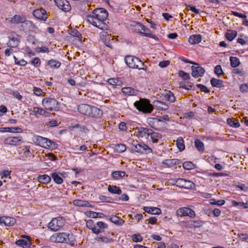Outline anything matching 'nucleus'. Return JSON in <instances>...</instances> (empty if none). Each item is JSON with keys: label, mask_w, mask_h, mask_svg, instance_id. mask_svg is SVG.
I'll list each match as a JSON object with an SVG mask.
<instances>
[{"label": "nucleus", "mask_w": 248, "mask_h": 248, "mask_svg": "<svg viewBox=\"0 0 248 248\" xmlns=\"http://www.w3.org/2000/svg\"><path fill=\"white\" fill-rule=\"evenodd\" d=\"M108 16V13L104 8H97L93 12L92 15L87 16L88 21L95 27L102 30H107L108 26L104 22Z\"/></svg>", "instance_id": "1"}, {"label": "nucleus", "mask_w": 248, "mask_h": 248, "mask_svg": "<svg viewBox=\"0 0 248 248\" xmlns=\"http://www.w3.org/2000/svg\"><path fill=\"white\" fill-rule=\"evenodd\" d=\"M53 243H66L71 246H74L76 242L75 236L72 233L58 232L51 235L49 239Z\"/></svg>", "instance_id": "2"}, {"label": "nucleus", "mask_w": 248, "mask_h": 248, "mask_svg": "<svg viewBox=\"0 0 248 248\" xmlns=\"http://www.w3.org/2000/svg\"><path fill=\"white\" fill-rule=\"evenodd\" d=\"M78 112L82 114L91 118H100L102 117L103 112L99 108L88 104H81L78 106Z\"/></svg>", "instance_id": "3"}, {"label": "nucleus", "mask_w": 248, "mask_h": 248, "mask_svg": "<svg viewBox=\"0 0 248 248\" xmlns=\"http://www.w3.org/2000/svg\"><path fill=\"white\" fill-rule=\"evenodd\" d=\"M134 105L139 111L145 113H151L154 108L153 106L147 99H140V100L136 101Z\"/></svg>", "instance_id": "4"}, {"label": "nucleus", "mask_w": 248, "mask_h": 248, "mask_svg": "<svg viewBox=\"0 0 248 248\" xmlns=\"http://www.w3.org/2000/svg\"><path fill=\"white\" fill-rule=\"evenodd\" d=\"M42 105L44 108L49 111H58L59 110V103L53 98H45L42 100Z\"/></svg>", "instance_id": "5"}, {"label": "nucleus", "mask_w": 248, "mask_h": 248, "mask_svg": "<svg viewBox=\"0 0 248 248\" xmlns=\"http://www.w3.org/2000/svg\"><path fill=\"white\" fill-rule=\"evenodd\" d=\"M64 225V220L62 217H57L53 218L48 224L47 227L53 231H57L60 230Z\"/></svg>", "instance_id": "6"}, {"label": "nucleus", "mask_w": 248, "mask_h": 248, "mask_svg": "<svg viewBox=\"0 0 248 248\" xmlns=\"http://www.w3.org/2000/svg\"><path fill=\"white\" fill-rule=\"evenodd\" d=\"M171 181L173 184L177 186L186 189H191L194 186V184L192 182L185 179H174Z\"/></svg>", "instance_id": "7"}, {"label": "nucleus", "mask_w": 248, "mask_h": 248, "mask_svg": "<svg viewBox=\"0 0 248 248\" xmlns=\"http://www.w3.org/2000/svg\"><path fill=\"white\" fill-rule=\"evenodd\" d=\"M124 61L127 65L131 68L136 69L138 67V64H141V61L137 57L133 56H126Z\"/></svg>", "instance_id": "8"}, {"label": "nucleus", "mask_w": 248, "mask_h": 248, "mask_svg": "<svg viewBox=\"0 0 248 248\" xmlns=\"http://www.w3.org/2000/svg\"><path fill=\"white\" fill-rule=\"evenodd\" d=\"M36 142L39 146L45 148L46 147L54 148L55 145V143L54 142L41 136L37 137Z\"/></svg>", "instance_id": "9"}, {"label": "nucleus", "mask_w": 248, "mask_h": 248, "mask_svg": "<svg viewBox=\"0 0 248 248\" xmlns=\"http://www.w3.org/2000/svg\"><path fill=\"white\" fill-rule=\"evenodd\" d=\"M147 123L152 128L157 129L160 126H164L166 123L163 120L154 117H150L147 119Z\"/></svg>", "instance_id": "10"}, {"label": "nucleus", "mask_w": 248, "mask_h": 248, "mask_svg": "<svg viewBox=\"0 0 248 248\" xmlns=\"http://www.w3.org/2000/svg\"><path fill=\"white\" fill-rule=\"evenodd\" d=\"M177 214L178 216H188L191 218H193L195 217L194 211L188 207H183L182 208H180L177 211Z\"/></svg>", "instance_id": "11"}, {"label": "nucleus", "mask_w": 248, "mask_h": 248, "mask_svg": "<svg viewBox=\"0 0 248 248\" xmlns=\"http://www.w3.org/2000/svg\"><path fill=\"white\" fill-rule=\"evenodd\" d=\"M194 64L196 65V66H191V75L195 78H198L199 77H202L205 73L204 69L202 67L200 66L199 64L197 63H194Z\"/></svg>", "instance_id": "12"}, {"label": "nucleus", "mask_w": 248, "mask_h": 248, "mask_svg": "<svg viewBox=\"0 0 248 248\" xmlns=\"http://www.w3.org/2000/svg\"><path fill=\"white\" fill-rule=\"evenodd\" d=\"M22 139V137L20 136L9 137L4 140V143L12 146L19 145L21 143Z\"/></svg>", "instance_id": "13"}, {"label": "nucleus", "mask_w": 248, "mask_h": 248, "mask_svg": "<svg viewBox=\"0 0 248 248\" xmlns=\"http://www.w3.org/2000/svg\"><path fill=\"white\" fill-rule=\"evenodd\" d=\"M32 14L35 17L43 21H46L47 18L46 12L43 8L34 10L32 12Z\"/></svg>", "instance_id": "14"}, {"label": "nucleus", "mask_w": 248, "mask_h": 248, "mask_svg": "<svg viewBox=\"0 0 248 248\" xmlns=\"http://www.w3.org/2000/svg\"><path fill=\"white\" fill-rule=\"evenodd\" d=\"M57 7L64 12H68L71 9L69 2L67 0H54Z\"/></svg>", "instance_id": "15"}, {"label": "nucleus", "mask_w": 248, "mask_h": 248, "mask_svg": "<svg viewBox=\"0 0 248 248\" xmlns=\"http://www.w3.org/2000/svg\"><path fill=\"white\" fill-rule=\"evenodd\" d=\"M17 151L23 159L31 156V153L29 146L20 147L18 148Z\"/></svg>", "instance_id": "16"}, {"label": "nucleus", "mask_w": 248, "mask_h": 248, "mask_svg": "<svg viewBox=\"0 0 248 248\" xmlns=\"http://www.w3.org/2000/svg\"><path fill=\"white\" fill-rule=\"evenodd\" d=\"M35 26L33 23L30 20L25 18V21L22 23L20 26V31H31L34 29Z\"/></svg>", "instance_id": "17"}, {"label": "nucleus", "mask_w": 248, "mask_h": 248, "mask_svg": "<svg viewBox=\"0 0 248 248\" xmlns=\"http://www.w3.org/2000/svg\"><path fill=\"white\" fill-rule=\"evenodd\" d=\"M106 33L104 32L102 34V39L107 46L112 48V43L114 42V39L110 35L106 34Z\"/></svg>", "instance_id": "18"}, {"label": "nucleus", "mask_w": 248, "mask_h": 248, "mask_svg": "<svg viewBox=\"0 0 248 248\" xmlns=\"http://www.w3.org/2000/svg\"><path fill=\"white\" fill-rule=\"evenodd\" d=\"M22 238H26L27 239H19L16 241L15 244L22 248H25L29 247L31 245L29 240V237L26 235H22Z\"/></svg>", "instance_id": "19"}, {"label": "nucleus", "mask_w": 248, "mask_h": 248, "mask_svg": "<svg viewBox=\"0 0 248 248\" xmlns=\"http://www.w3.org/2000/svg\"><path fill=\"white\" fill-rule=\"evenodd\" d=\"M131 30L133 31L141 34L143 28H144V25L140 22L132 21L131 23Z\"/></svg>", "instance_id": "20"}, {"label": "nucleus", "mask_w": 248, "mask_h": 248, "mask_svg": "<svg viewBox=\"0 0 248 248\" xmlns=\"http://www.w3.org/2000/svg\"><path fill=\"white\" fill-rule=\"evenodd\" d=\"M46 110V109H45V108L43 109L42 108L35 107L33 108L32 112L33 113V114L36 117H38L37 114H39L46 117H49L50 113L47 112Z\"/></svg>", "instance_id": "21"}, {"label": "nucleus", "mask_w": 248, "mask_h": 248, "mask_svg": "<svg viewBox=\"0 0 248 248\" xmlns=\"http://www.w3.org/2000/svg\"><path fill=\"white\" fill-rule=\"evenodd\" d=\"M26 17L23 15H15L11 18L9 22L11 24H17L22 23L25 21Z\"/></svg>", "instance_id": "22"}, {"label": "nucleus", "mask_w": 248, "mask_h": 248, "mask_svg": "<svg viewBox=\"0 0 248 248\" xmlns=\"http://www.w3.org/2000/svg\"><path fill=\"white\" fill-rule=\"evenodd\" d=\"M155 107L157 110H167L169 108L168 105L160 101H155L153 102V107Z\"/></svg>", "instance_id": "23"}, {"label": "nucleus", "mask_w": 248, "mask_h": 248, "mask_svg": "<svg viewBox=\"0 0 248 248\" xmlns=\"http://www.w3.org/2000/svg\"><path fill=\"white\" fill-rule=\"evenodd\" d=\"M121 91L124 94L129 96L136 95L138 92L137 90L130 87H123L122 88Z\"/></svg>", "instance_id": "24"}, {"label": "nucleus", "mask_w": 248, "mask_h": 248, "mask_svg": "<svg viewBox=\"0 0 248 248\" xmlns=\"http://www.w3.org/2000/svg\"><path fill=\"white\" fill-rule=\"evenodd\" d=\"M139 151L140 154H149L153 152V150L147 145L140 142L139 143Z\"/></svg>", "instance_id": "25"}, {"label": "nucleus", "mask_w": 248, "mask_h": 248, "mask_svg": "<svg viewBox=\"0 0 248 248\" xmlns=\"http://www.w3.org/2000/svg\"><path fill=\"white\" fill-rule=\"evenodd\" d=\"M143 210L147 213L152 215H159L161 213V210L160 208L155 207L146 206L143 208Z\"/></svg>", "instance_id": "26"}, {"label": "nucleus", "mask_w": 248, "mask_h": 248, "mask_svg": "<svg viewBox=\"0 0 248 248\" xmlns=\"http://www.w3.org/2000/svg\"><path fill=\"white\" fill-rule=\"evenodd\" d=\"M202 41L201 34H194L190 36L188 39L189 43L191 45L198 44Z\"/></svg>", "instance_id": "27"}, {"label": "nucleus", "mask_w": 248, "mask_h": 248, "mask_svg": "<svg viewBox=\"0 0 248 248\" xmlns=\"http://www.w3.org/2000/svg\"><path fill=\"white\" fill-rule=\"evenodd\" d=\"M86 227L88 229L91 230L93 233L95 234H98L99 233H100V231H99L98 230H97V228L95 227L93 221L91 219H89L87 221Z\"/></svg>", "instance_id": "28"}, {"label": "nucleus", "mask_w": 248, "mask_h": 248, "mask_svg": "<svg viewBox=\"0 0 248 248\" xmlns=\"http://www.w3.org/2000/svg\"><path fill=\"white\" fill-rule=\"evenodd\" d=\"M9 38L10 40L7 43L8 46L14 48L18 46L20 42L19 40L17 38V37L15 36L12 37H9Z\"/></svg>", "instance_id": "29"}, {"label": "nucleus", "mask_w": 248, "mask_h": 248, "mask_svg": "<svg viewBox=\"0 0 248 248\" xmlns=\"http://www.w3.org/2000/svg\"><path fill=\"white\" fill-rule=\"evenodd\" d=\"M141 32L142 33L141 34L144 36L153 38L155 40H158V38L155 35L152 34L150 30L148 28H146L145 26L144 28H143V30Z\"/></svg>", "instance_id": "30"}, {"label": "nucleus", "mask_w": 248, "mask_h": 248, "mask_svg": "<svg viewBox=\"0 0 248 248\" xmlns=\"http://www.w3.org/2000/svg\"><path fill=\"white\" fill-rule=\"evenodd\" d=\"M151 129L145 128V127H140L138 130V133L140 136L141 137H146V136H149L151 132Z\"/></svg>", "instance_id": "31"}, {"label": "nucleus", "mask_w": 248, "mask_h": 248, "mask_svg": "<svg viewBox=\"0 0 248 248\" xmlns=\"http://www.w3.org/2000/svg\"><path fill=\"white\" fill-rule=\"evenodd\" d=\"M237 32L234 30H228L225 34V37L230 41H232L237 36Z\"/></svg>", "instance_id": "32"}, {"label": "nucleus", "mask_w": 248, "mask_h": 248, "mask_svg": "<svg viewBox=\"0 0 248 248\" xmlns=\"http://www.w3.org/2000/svg\"><path fill=\"white\" fill-rule=\"evenodd\" d=\"M108 191L112 194L120 195L122 194V190L119 187L116 186L109 185L108 187Z\"/></svg>", "instance_id": "33"}, {"label": "nucleus", "mask_w": 248, "mask_h": 248, "mask_svg": "<svg viewBox=\"0 0 248 248\" xmlns=\"http://www.w3.org/2000/svg\"><path fill=\"white\" fill-rule=\"evenodd\" d=\"M75 205L81 207H91L92 205L87 201L81 200H75L73 201Z\"/></svg>", "instance_id": "34"}, {"label": "nucleus", "mask_w": 248, "mask_h": 248, "mask_svg": "<svg viewBox=\"0 0 248 248\" xmlns=\"http://www.w3.org/2000/svg\"><path fill=\"white\" fill-rule=\"evenodd\" d=\"M109 220H110L111 222H112L114 224H115L116 225H120V226L122 225L124 222L120 217H119L116 216H114V215H112V216H110Z\"/></svg>", "instance_id": "35"}, {"label": "nucleus", "mask_w": 248, "mask_h": 248, "mask_svg": "<svg viewBox=\"0 0 248 248\" xmlns=\"http://www.w3.org/2000/svg\"><path fill=\"white\" fill-rule=\"evenodd\" d=\"M125 175L124 171H115L111 173V176L114 180H119Z\"/></svg>", "instance_id": "36"}, {"label": "nucleus", "mask_w": 248, "mask_h": 248, "mask_svg": "<svg viewBox=\"0 0 248 248\" xmlns=\"http://www.w3.org/2000/svg\"><path fill=\"white\" fill-rule=\"evenodd\" d=\"M149 136H150L152 141L154 143L157 142L158 140L162 138V135L161 134L154 132L152 129Z\"/></svg>", "instance_id": "37"}, {"label": "nucleus", "mask_w": 248, "mask_h": 248, "mask_svg": "<svg viewBox=\"0 0 248 248\" xmlns=\"http://www.w3.org/2000/svg\"><path fill=\"white\" fill-rule=\"evenodd\" d=\"M211 84L214 87L221 88L224 87L223 81L215 78H212L211 79Z\"/></svg>", "instance_id": "38"}, {"label": "nucleus", "mask_w": 248, "mask_h": 248, "mask_svg": "<svg viewBox=\"0 0 248 248\" xmlns=\"http://www.w3.org/2000/svg\"><path fill=\"white\" fill-rule=\"evenodd\" d=\"M47 65L49 66L51 68H59L61 65V63L56 60L51 59L48 61Z\"/></svg>", "instance_id": "39"}, {"label": "nucleus", "mask_w": 248, "mask_h": 248, "mask_svg": "<svg viewBox=\"0 0 248 248\" xmlns=\"http://www.w3.org/2000/svg\"><path fill=\"white\" fill-rule=\"evenodd\" d=\"M51 176L54 181L57 184H61L63 182L62 178L57 172L52 173Z\"/></svg>", "instance_id": "40"}, {"label": "nucleus", "mask_w": 248, "mask_h": 248, "mask_svg": "<svg viewBox=\"0 0 248 248\" xmlns=\"http://www.w3.org/2000/svg\"><path fill=\"white\" fill-rule=\"evenodd\" d=\"M38 179L40 183L44 184H47L51 181V177L46 174L40 175Z\"/></svg>", "instance_id": "41"}, {"label": "nucleus", "mask_w": 248, "mask_h": 248, "mask_svg": "<svg viewBox=\"0 0 248 248\" xmlns=\"http://www.w3.org/2000/svg\"><path fill=\"white\" fill-rule=\"evenodd\" d=\"M195 147L201 152H203L204 151V146L203 143L200 140H195L194 141Z\"/></svg>", "instance_id": "42"}, {"label": "nucleus", "mask_w": 248, "mask_h": 248, "mask_svg": "<svg viewBox=\"0 0 248 248\" xmlns=\"http://www.w3.org/2000/svg\"><path fill=\"white\" fill-rule=\"evenodd\" d=\"M164 98L166 100L170 101L171 103H173L175 101V97L173 93L170 91L167 92L166 94L164 95Z\"/></svg>", "instance_id": "43"}, {"label": "nucleus", "mask_w": 248, "mask_h": 248, "mask_svg": "<svg viewBox=\"0 0 248 248\" xmlns=\"http://www.w3.org/2000/svg\"><path fill=\"white\" fill-rule=\"evenodd\" d=\"M16 223V219L13 217H4L3 224L6 226H13Z\"/></svg>", "instance_id": "44"}, {"label": "nucleus", "mask_w": 248, "mask_h": 248, "mask_svg": "<svg viewBox=\"0 0 248 248\" xmlns=\"http://www.w3.org/2000/svg\"><path fill=\"white\" fill-rule=\"evenodd\" d=\"M114 151L118 153H122L124 152L126 149V146L124 144H118L115 145L114 147Z\"/></svg>", "instance_id": "45"}, {"label": "nucleus", "mask_w": 248, "mask_h": 248, "mask_svg": "<svg viewBox=\"0 0 248 248\" xmlns=\"http://www.w3.org/2000/svg\"><path fill=\"white\" fill-rule=\"evenodd\" d=\"M69 34L73 37H77L78 41L80 42H81L82 35L77 30L72 29L69 32Z\"/></svg>", "instance_id": "46"}, {"label": "nucleus", "mask_w": 248, "mask_h": 248, "mask_svg": "<svg viewBox=\"0 0 248 248\" xmlns=\"http://www.w3.org/2000/svg\"><path fill=\"white\" fill-rule=\"evenodd\" d=\"M180 160L177 159H173L170 160H167L164 164L167 165L169 167H172L176 165L179 164Z\"/></svg>", "instance_id": "47"}, {"label": "nucleus", "mask_w": 248, "mask_h": 248, "mask_svg": "<svg viewBox=\"0 0 248 248\" xmlns=\"http://www.w3.org/2000/svg\"><path fill=\"white\" fill-rule=\"evenodd\" d=\"M95 239L98 242H101L106 244L110 243L111 242H112L113 241L112 239H110L105 236L97 237L96 238H95Z\"/></svg>", "instance_id": "48"}, {"label": "nucleus", "mask_w": 248, "mask_h": 248, "mask_svg": "<svg viewBox=\"0 0 248 248\" xmlns=\"http://www.w3.org/2000/svg\"><path fill=\"white\" fill-rule=\"evenodd\" d=\"M176 144L180 151H182L185 149V146L184 141L182 137H179L176 140Z\"/></svg>", "instance_id": "49"}, {"label": "nucleus", "mask_w": 248, "mask_h": 248, "mask_svg": "<svg viewBox=\"0 0 248 248\" xmlns=\"http://www.w3.org/2000/svg\"><path fill=\"white\" fill-rule=\"evenodd\" d=\"M230 60L231 65L232 67H236L240 64V61L237 57H230Z\"/></svg>", "instance_id": "50"}, {"label": "nucleus", "mask_w": 248, "mask_h": 248, "mask_svg": "<svg viewBox=\"0 0 248 248\" xmlns=\"http://www.w3.org/2000/svg\"><path fill=\"white\" fill-rule=\"evenodd\" d=\"M227 123L230 126L235 128L239 127L240 125L238 121H235L231 118H228L227 119Z\"/></svg>", "instance_id": "51"}, {"label": "nucleus", "mask_w": 248, "mask_h": 248, "mask_svg": "<svg viewBox=\"0 0 248 248\" xmlns=\"http://www.w3.org/2000/svg\"><path fill=\"white\" fill-rule=\"evenodd\" d=\"M204 222L200 220H192L190 221V225L194 228H199L203 225Z\"/></svg>", "instance_id": "52"}, {"label": "nucleus", "mask_w": 248, "mask_h": 248, "mask_svg": "<svg viewBox=\"0 0 248 248\" xmlns=\"http://www.w3.org/2000/svg\"><path fill=\"white\" fill-rule=\"evenodd\" d=\"M97 225L99 227V229H97L100 232H102L104 231V230L108 228V225L102 221H99L97 223Z\"/></svg>", "instance_id": "53"}, {"label": "nucleus", "mask_w": 248, "mask_h": 248, "mask_svg": "<svg viewBox=\"0 0 248 248\" xmlns=\"http://www.w3.org/2000/svg\"><path fill=\"white\" fill-rule=\"evenodd\" d=\"M183 167L185 170H190L194 168V165L190 161H186L183 164Z\"/></svg>", "instance_id": "54"}, {"label": "nucleus", "mask_w": 248, "mask_h": 248, "mask_svg": "<svg viewBox=\"0 0 248 248\" xmlns=\"http://www.w3.org/2000/svg\"><path fill=\"white\" fill-rule=\"evenodd\" d=\"M99 200H100L102 202H113L114 199L109 197H107L104 195H100L99 197Z\"/></svg>", "instance_id": "55"}, {"label": "nucleus", "mask_w": 248, "mask_h": 248, "mask_svg": "<svg viewBox=\"0 0 248 248\" xmlns=\"http://www.w3.org/2000/svg\"><path fill=\"white\" fill-rule=\"evenodd\" d=\"M214 72L218 77L224 74L221 66L220 65H217L215 67Z\"/></svg>", "instance_id": "56"}, {"label": "nucleus", "mask_w": 248, "mask_h": 248, "mask_svg": "<svg viewBox=\"0 0 248 248\" xmlns=\"http://www.w3.org/2000/svg\"><path fill=\"white\" fill-rule=\"evenodd\" d=\"M132 240L135 242H141L143 238L140 234H134L132 236Z\"/></svg>", "instance_id": "57"}, {"label": "nucleus", "mask_w": 248, "mask_h": 248, "mask_svg": "<svg viewBox=\"0 0 248 248\" xmlns=\"http://www.w3.org/2000/svg\"><path fill=\"white\" fill-rule=\"evenodd\" d=\"M179 76L181 77L184 80H186L190 78L189 74L184 72L183 71H180L179 72Z\"/></svg>", "instance_id": "58"}, {"label": "nucleus", "mask_w": 248, "mask_h": 248, "mask_svg": "<svg viewBox=\"0 0 248 248\" xmlns=\"http://www.w3.org/2000/svg\"><path fill=\"white\" fill-rule=\"evenodd\" d=\"M90 216L92 218H97V217H102L104 216V214L102 213H97L93 211H91L90 212Z\"/></svg>", "instance_id": "59"}, {"label": "nucleus", "mask_w": 248, "mask_h": 248, "mask_svg": "<svg viewBox=\"0 0 248 248\" xmlns=\"http://www.w3.org/2000/svg\"><path fill=\"white\" fill-rule=\"evenodd\" d=\"M108 82L110 85H118L120 84V81L117 78H110Z\"/></svg>", "instance_id": "60"}, {"label": "nucleus", "mask_w": 248, "mask_h": 248, "mask_svg": "<svg viewBox=\"0 0 248 248\" xmlns=\"http://www.w3.org/2000/svg\"><path fill=\"white\" fill-rule=\"evenodd\" d=\"M128 200V196L126 194H123L121 196L119 197V198L114 199V201H127Z\"/></svg>", "instance_id": "61"}, {"label": "nucleus", "mask_w": 248, "mask_h": 248, "mask_svg": "<svg viewBox=\"0 0 248 248\" xmlns=\"http://www.w3.org/2000/svg\"><path fill=\"white\" fill-rule=\"evenodd\" d=\"M197 87L200 88L202 92L205 93H209L210 91L206 87L202 84H199L197 85Z\"/></svg>", "instance_id": "62"}, {"label": "nucleus", "mask_w": 248, "mask_h": 248, "mask_svg": "<svg viewBox=\"0 0 248 248\" xmlns=\"http://www.w3.org/2000/svg\"><path fill=\"white\" fill-rule=\"evenodd\" d=\"M239 89L242 93L248 92V84H243L240 86Z\"/></svg>", "instance_id": "63"}, {"label": "nucleus", "mask_w": 248, "mask_h": 248, "mask_svg": "<svg viewBox=\"0 0 248 248\" xmlns=\"http://www.w3.org/2000/svg\"><path fill=\"white\" fill-rule=\"evenodd\" d=\"M27 41L32 45L35 44V38L33 35H29L27 37Z\"/></svg>", "instance_id": "64"}]
</instances>
